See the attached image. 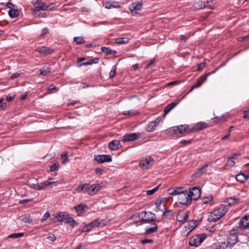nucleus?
Segmentation results:
<instances>
[{
  "instance_id": "774afa93",
  "label": "nucleus",
  "mask_w": 249,
  "mask_h": 249,
  "mask_svg": "<svg viewBox=\"0 0 249 249\" xmlns=\"http://www.w3.org/2000/svg\"><path fill=\"white\" fill-rule=\"evenodd\" d=\"M48 33V29L47 28H44L42 31L41 36H44Z\"/></svg>"
},
{
  "instance_id": "2eb2a0df",
  "label": "nucleus",
  "mask_w": 249,
  "mask_h": 249,
  "mask_svg": "<svg viewBox=\"0 0 249 249\" xmlns=\"http://www.w3.org/2000/svg\"><path fill=\"white\" fill-rule=\"evenodd\" d=\"M208 127L207 124L204 122H198L190 130L191 133H195L196 131H200Z\"/></svg>"
},
{
  "instance_id": "6e6d98bb",
  "label": "nucleus",
  "mask_w": 249,
  "mask_h": 249,
  "mask_svg": "<svg viewBox=\"0 0 249 249\" xmlns=\"http://www.w3.org/2000/svg\"><path fill=\"white\" fill-rule=\"evenodd\" d=\"M50 216V214L49 213H45L43 215L42 218L41 219V222H43V221H44L46 220V219L49 217Z\"/></svg>"
},
{
  "instance_id": "b1692460",
  "label": "nucleus",
  "mask_w": 249,
  "mask_h": 249,
  "mask_svg": "<svg viewBox=\"0 0 249 249\" xmlns=\"http://www.w3.org/2000/svg\"><path fill=\"white\" fill-rule=\"evenodd\" d=\"M177 105V103L173 102L169 104L164 109L163 117H165L172 109H173Z\"/></svg>"
},
{
  "instance_id": "bb28decb",
  "label": "nucleus",
  "mask_w": 249,
  "mask_h": 249,
  "mask_svg": "<svg viewBox=\"0 0 249 249\" xmlns=\"http://www.w3.org/2000/svg\"><path fill=\"white\" fill-rule=\"evenodd\" d=\"M142 4L141 2H134L131 5V8L132 11H140L141 10Z\"/></svg>"
},
{
  "instance_id": "c9c22d12",
  "label": "nucleus",
  "mask_w": 249,
  "mask_h": 249,
  "mask_svg": "<svg viewBox=\"0 0 249 249\" xmlns=\"http://www.w3.org/2000/svg\"><path fill=\"white\" fill-rule=\"evenodd\" d=\"M128 42V38L127 37H120L116 38L115 42L117 44H125Z\"/></svg>"
},
{
  "instance_id": "dca6fc26",
  "label": "nucleus",
  "mask_w": 249,
  "mask_h": 249,
  "mask_svg": "<svg viewBox=\"0 0 249 249\" xmlns=\"http://www.w3.org/2000/svg\"><path fill=\"white\" fill-rule=\"evenodd\" d=\"M88 208V206L83 203L79 204L77 206L74 207L78 216L81 215L82 214L86 212L85 209Z\"/></svg>"
},
{
  "instance_id": "49530a36",
  "label": "nucleus",
  "mask_w": 249,
  "mask_h": 249,
  "mask_svg": "<svg viewBox=\"0 0 249 249\" xmlns=\"http://www.w3.org/2000/svg\"><path fill=\"white\" fill-rule=\"evenodd\" d=\"M23 235V233H13L10 234L9 236V238H18V237H22Z\"/></svg>"
},
{
  "instance_id": "423d86ee",
  "label": "nucleus",
  "mask_w": 249,
  "mask_h": 249,
  "mask_svg": "<svg viewBox=\"0 0 249 249\" xmlns=\"http://www.w3.org/2000/svg\"><path fill=\"white\" fill-rule=\"evenodd\" d=\"M238 225L236 228L237 231H240L241 230L249 229V215L243 217L239 221Z\"/></svg>"
},
{
  "instance_id": "9b49d317",
  "label": "nucleus",
  "mask_w": 249,
  "mask_h": 249,
  "mask_svg": "<svg viewBox=\"0 0 249 249\" xmlns=\"http://www.w3.org/2000/svg\"><path fill=\"white\" fill-rule=\"evenodd\" d=\"M47 6L43 2L39 1L35 3V9L32 11V14L36 15L37 12L45 11L47 9Z\"/></svg>"
},
{
  "instance_id": "aec40b11",
  "label": "nucleus",
  "mask_w": 249,
  "mask_h": 249,
  "mask_svg": "<svg viewBox=\"0 0 249 249\" xmlns=\"http://www.w3.org/2000/svg\"><path fill=\"white\" fill-rule=\"evenodd\" d=\"M249 178V175H245L243 173H240L236 176V179L240 182H244Z\"/></svg>"
},
{
  "instance_id": "09e8293b",
  "label": "nucleus",
  "mask_w": 249,
  "mask_h": 249,
  "mask_svg": "<svg viewBox=\"0 0 249 249\" xmlns=\"http://www.w3.org/2000/svg\"><path fill=\"white\" fill-rule=\"evenodd\" d=\"M58 169V163L55 162L53 163L51 167L50 170L52 172H54Z\"/></svg>"
},
{
  "instance_id": "0e129e2a",
  "label": "nucleus",
  "mask_w": 249,
  "mask_h": 249,
  "mask_svg": "<svg viewBox=\"0 0 249 249\" xmlns=\"http://www.w3.org/2000/svg\"><path fill=\"white\" fill-rule=\"evenodd\" d=\"M32 200L31 199H24V200H20L19 201V203L20 204H27V203L31 201Z\"/></svg>"
},
{
  "instance_id": "2f4dec72",
  "label": "nucleus",
  "mask_w": 249,
  "mask_h": 249,
  "mask_svg": "<svg viewBox=\"0 0 249 249\" xmlns=\"http://www.w3.org/2000/svg\"><path fill=\"white\" fill-rule=\"evenodd\" d=\"M157 125L153 121L151 122L148 124L146 127V130L148 132H152L155 129Z\"/></svg>"
},
{
  "instance_id": "13d9d810",
  "label": "nucleus",
  "mask_w": 249,
  "mask_h": 249,
  "mask_svg": "<svg viewBox=\"0 0 249 249\" xmlns=\"http://www.w3.org/2000/svg\"><path fill=\"white\" fill-rule=\"evenodd\" d=\"M235 164V162L232 160H229V161H228L226 166H232Z\"/></svg>"
},
{
  "instance_id": "a878e982",
  "label": "nucleus",
  "mask_w": 249,
  "mask_h": 249,
  "mask_svg": "<svg viewBox=\"0 0 249 249\" xmlns=\"http://www.w3.org/2000/svg\"><path fill=\"white\" fill-rule=\"evenodd\" d=\"M158 229V227L156 225L154 224V226L152 227H146L145 230V234H150L151 233L155 232Z\"/></svg>"
},
{
  "instance_id": "e433bc0d",
  "label": "nucleus",
  "mask_w": 249,
  "mask_h": 249,
  "mask_svg": "<svg viewBox=\"0 0 249 249\" xmlns=\"http://www.w3.org/2000/svg\"><path fill=\"white\" fill-rule=\"evenodd\" d=\"M138 113V112L135 110H125L123 114L125 115L134 116Z\"/></svg>"
},
{
  "instance_id": "9d476101",
  "label": "nucleus",
  "mask_w": 249,
  "mask_h": 249,
  "mask_svg": "<svg viewBox=\"0 0 249 249\" xmlns=\"http://www.w3.org/2000/svg\"><path fill=\"white\" fill-rule=\"evenodd\" d=\"M190 212L178 211L177 215V220L181 223H184L188 219Z\"/></svg>"
},
{
  "instance_id": "f3484780",
  "label": "nucleus",
  "mask_w": 249,
  "mask_h": 249,
  "mask_svg": "<svg viewBox=\"0 0 249 249\" xmlns=\"http://www.w3.org/2000/svg\"><path fill=\"white\" fill-rule=\"evenodd\" d=\"M108 147L112 150H116L122 147L120 141L113 140L108 143Z\"/></svg>"
},
{
  "instance_id": "5701e85b",
  "label": "nucleus",
  "mask_w": 249,
  "mask_h": 249,
  "mask_svg": "<svg viewBox=\"0 0 249 249\" xmlns=\"http://www.w3.org/2000/svg\"><path fill=\"white\" fill-rule=\"evenodd\" d=\"M89 188V184L85 183L80 185L76 189V191L78 193L84 192L87 193V191Z\"/></svg>"
},
{
  "instance_id": "4c0bfd02",
  "label": "nucleus",
  "mask_w": 249,
  "mask_h": 249,
  "mask_svg": "<svg viewBox=\"0 0 249 249\" xmlns=\"http://www.w3.org/2000/svg\"><path fill=\"white\" fill-rule=\"evenodd\" d=\"M102 223V220L101 219H95L93 222L90 223L92 225L93 228H95L101 226Z\"/></svg>"
},
{
  "instance_id": "f257e3e1",
  "label": "nucleus",
  "mask_w": 249,
  "mask_h": 249,
  "mask_svg": "<svg viewBox=\"0 0 249 249\" xmlns=\"http://www.w3.org/2000/svg\"><path fill=\"white\" fill-rule=\"evenodd\" d=\"M227 212V209L224 207H221L214 210L209 215L208 220L210 222H215L220 219Z\"/></svg>"
},
{
  "instance_id": "ddd939ff",
  "label": "nucleus",
  "mask_w": 249,
  "mask_h": 249,
  "mask_svg": "<svg viewBox=\"0 0 249 249\" xmlns=\"http://www.w3.org/2000/svg\"><path fill=\"white\" fill-rule=\"evenodd\" d=\"M101 185L99 184H93L89 186V188L87 191V193L92 196L96 194L101 189Z\"/></svg>"
},
{
  "instance_id": "6e6552de",
  "label": "nucleus",
  "mask_w": 249,
  "mask_h": 249,
  "mask_svg": "<svg viewBox=\"0 0 249 249\" xmlns=\"http://www.w3.org/2000/svg\"><path fill=\"white\" fill-rule=\"evenodd\" d=\"M188 192L190 198H191V201L192 200H197L200 197L201 191L197 187H194L190 189Z\"/></svg>"
},
{
  "instance_id": "4468645a",
  "label": "nucleus",
  "mask_w": 249,
  "mask_h": 249,
  "mask_svg": "<svg viewBox=\"0 0 249 249\" xmlns=\"http://www.w3.org/2000/svg\"><path fill=\"white\" fill-rule=\"evenodd\" d=\"M95 160L99 163L110 162L112 160L111 157L108 155H98L95 156Z\"/></svg>"
},
{
  "instance_id": "603ef678",
  "label": "nucleus",
  "mask_w": 249,
  "mask_h": 249,
  "mask_svg": "<svg viewBox=\"0 0 249 249\" xmlns=\"http://www.w3.org/2000/svg\"><path fill=\"white\" fill-rule=\"evenodd\" d=\"M47 239L52 242H53L56 240V237L53 234H49L47 237Z\"/></svg>"
},
{
  "instance_id": "c03bdc74",
  "label": "nucleus",
  "mask_w": 249,
  "mask_h": 249,
  "mask_svg": "<svg viewBox=\"0 0 249 249\" xmlns=\"http://www.w3.org/2000/svg\"><path fill=\"white\" fill-rule=\"evenodd\" d=\"M116 66L114 65L112 67L111 70L109 72V78H113L116 75Z\"/></svg>"
},
{
  "instance_id": "338daca9",
  "label": "nucleus",
  "mask_w": 249,
  "mask_h": 249,
  "mask_svg": "<svg viewBox=\"0 0 249 249\" xmlns=\"http://www.w3.org/2000/svg\"><path fill=\"white\" fill-rule=\"evenodd\" d=\"M205 66V62H202V63H201L198 66V70H201V69H202Z\"/></svg>"
},
{
  "instance_id": "de8ad7c7",
  "label": "nucleus",
  "mask_w": 249,
  "mask_h": 249,
  "mask_svg": "<svg viewBox=\"0 0 249 249\" xmlns=\"http://www.w3.org/2000/svg\"><path fill=\"white\" fill-rule=\"evenodd\" d=\"M159 187V186H157L151 190L146 191V194L149 196L153 195L155 192H156L158 190Z\"/></svg>"
},
{
  "instance_id": "7c9ffc66",
  "label": "nucleus",
  "mask_w": 249,
  "mask_h": 249,
  "mask_svg": "<svg viewBox=\"0 0 249 249\" xmlns=\"http://www.w3.org/2000/svg\"><path fill=\"white\" fill-rule=\"evenodd\" d=\"M38 190H45L49 187L48 180L38 183Z\"/></svg>"
},
{
  "instance_id": "f704fd0d",
  "label": "nucleus",
  "mask_w": 249,
  "mask_h": 249,
  "mask_svg": "<svg viewBox=\"0 0 249 249\" xmlns=\"http://www.w3.org/2000/svg\"><path fill=\"white\" fill-rule=\"evenodd\" d=\"M173 212L171 210H167L166 211L163 213V218L164 217L167 219H171L173 216Z\"/></svg>"
},
{
  "instance_id": "473e14b6",
  "label": "nucleus",
  "mask_w": 249,
  "mask_h": 249,
  "mask_svg": "<svg viewBox=\"0 0 249 249\" xmlns=\"http://www.w3.org/2000/svg\"><path fill=\"white\" fill-rule=\"evenodd\" d=\"M101 50L102 52L105 53L107 54H110L116 53L115 51H113L110 48L108 47H102Z\"/></svg>"
},
{
  "instance_id": "39448f33",
  "label": "nucleus",
  "mask_w": 249,
  "mask_h": 249,
  "mask_svg": "<svg viewBox=\"0 0 249 249\" xmlns=\"http://www.w3.org/2000/svg\"><path fill=\"white\" fill-rule=\"evenodd\" d=\"M204 234H197L191 237L189 239V244L192 246H199L205 239Z\"/></svg>"
},
{
  "instance_id": "680f3d73",
  "label": "nucleus",
  "mask_w": 249,
  "mask_h": 249,
  "mask_svg": "<svg viewBox=\"0 0 249 249\" xmlns=\"http://www.w3.org/2000/svg\"><path fill=\"white\" fill-rule=\"evenodd\" d=\"M153 242V240L152 239H144L142 241V243L143 244H145L149 243H151Z\"/></svg>"
},
{
  "instance_id": "c85d7f7f",
  "label": "nucleus",
  "mask_w": 249,
  "mask_h": 249,
  "mask_svg": "<svg viewBox=\"0 0 249 249\" xmlns=\"http://www.w3.org/2000/svg\"><path fill=\"white\" fill-rule=\"evenodd\" d=\"M64 221L67 223H69L71 226L72 227H74L75 225H77V223L75 221V220L73 218L70 217L68 214L66 216V220H65Z\"/></svg>"
},
{
  "instance_id": "bf43d9fd",
  "label": "nucleus",
  "mask_w": 249,
  "mask_h": 249,
  "mask_svg": "<svg viewBox=\"0 0 249 249\" xmlns=\"http://www.w3.org/2000/svg\"><path fill=\"white\" fill-rule=\"evenodd\" d=\"M139 65L138 64H135L132 66V67L131 68V70L136 71L138 70L139 69Z\"/></svg>"
},
{
  "instance_id": "6ab92c4d",
  "label": "nucleus",
  "mask_w": 249,
  "mask_h": 249,
  "mask_svg": "<svg viewBox=\"0 0 249 249\" xmlns=\"http://www.w3.org/2000/svg\"><path fill=\"white\" fill-rule=\"evenodd\" d=\"M240 199L236 196L229 197L226 199V203L229 206H232L239 202Z\"/></svg>"
},
{
  "instance_id": "a19ab883",
  "label": "nucleus",
  "mask_w": 249,
  "mask_h": 249,
  "mask_svg": "<svg viewBox=\"0 0 249 249\" xmlns=\"http://www.w3.org/2000/svg\"><path fill=\"white\" fill-rule=\"evenodd\" d=\"M213 201V196H208L207 197H203L202 199V202L205 204L211 203Z\"/></svg>"
},
{
  "instance_id": "a211bd4d",
  "label": "nucleus",
  "mask_w": 249,
  "mask_h": 249,
  "mask_svg": "<svg viewBox=\"0 0 249 249\" xmlns=\"http://www.w3.org/2000/svg\"><path fill=\"white\" fill-rule=\"evenodd\" d=\"M37 51L43 55H48L53 53L54 50L46 47H40L37 49Z\"/></svg>"
},
{
  "instance_id": "7ed1b4c3",
  "label": "nucleus",
  "mask_w": 249,
  "mask_h": 249,
  "mask_svg": "<svg viewBox=\"0 0 249 249\" xmlns=\"http://www.w3.org/2000/svg\"><path fill=\"white\" fill-rule=\"evenodd\" d=\"M138 216L142 221L147 223L153 221L156 219L155 214L150 212L142 211L139 213Z\"/></svg>"
},
{
  "instance_id": "58836bf2",
  "label": "nucleus",
  "mask_w": 249,
  "mask_h": 249,
  "mask_svg": "<svg viewBox=\"0 0 249 249\" xmlns=\"http://www.w3.org/2000/svg\"><path fill=\"white\" fill-rule=\"evenodd\" d=\"M205 82V80H202V79H199L194 84L192 87H193V89H196L199 87L204 82Z\"/></svg>"
},
{
  "instance_id": "5fc2aeb1",
  "label": "nucleus",
  "mask_w": 249,
  "mask_h": 249,
  "mask_svg": "<svg viewBox=\"0 0 249 249\" xmlns=\"http://www.w3.org/2000/svg\"><path fill=\"white\" fill-rule=\"evenodd\" d=\"M155 63V59H151L149 62H148V64L145 67V69H147L148 68L152 66Z\"/></svg>"
},
{
  "instance_id": "412c9836",
  "label": "nucleus",
  "mask_w": 249,
  "mask_h": 249,
  "mask_svg": "<svg viewBox=\"0 0 249 249\" xmlns=\"http://www.w3.org/2000/svg\"><path fill=\"white\" fill-rule=\"evenodd\" d=\"M183 191V188H170L168 190V192L170 195H178L179 196L182 193Z\"/></svg>"
},
{
  "instance_id": "c756f323",
  "label": "nucleus",
  "mask_w": 249,
  "mask_h": 249,
  "mask_svg": "<svg viewBox=\"0 0 249 249\" xmlns=\"http://www.w3.org/2000/svg\"><path fill=\"white\" fill-rule=\"evenodd\" d=\"M51 180H52V178H49L48 179L49 187H50V188H53V187L57 186L60 185L62 183V182L61 181H59V180L51 181H50Z\"/></svg>"
},
{
  "instance_id": "0eeeda50",
  "label": "nucleus",
  "mask_w": 249,
  "mask_h": 249,
  "mask_svg": "<svg viewBox=\"0 0 249 249\" xmlns=\"http://www.w3.org/2000/svg\"><path fill=\"white\" fill-rule=\"evenodd\" d=\"M238 232L236 231V229L231 231L227 238V243L229 246H233L238 241L237 233Z\"/></svg>"
},
{
  "instance_id": "20e7f679",
  "label": "nucleus",
  "mask_w": 249,
  "mask_h": 249,
  "mask_svg": "<svg viewBox=\"0 0 249 249\" xmlns=\"http://www.w3.org/2000/svg\"><path fill=\"white\" fill-rule=\"evenodd\" d=\"M178 202L179 204L184 205H189L191 204V198L186 190H184L178 196Z\"/></svg>"
},
{
  "instance_id": "69168bd1",
  "label": "nucleus",
  "mask_w": 249,
  "mask_h": 249,
  "mask_svg": "<svg viewBox=\"0 0 249 249\" xmlns=\"http://www.w3.org/2000/svg\"><path fill=\"white\" fill-rule=\"evenodd\" d=\"M48 90L50 92H51L53 90L56 89L55 86L52 85L48 87Z\"/></svg>"
},
{
  "instance_id": "1a4fd4ad",
  "label": "nucleus",
  "mask_w": 249,
  "mask_h": 249,
  "mask_svg": "<svg viewBox=\"0 0 249 249\" xmlns=\"http://www.w3.org/2000/svg\"><path fill=\"white\" fill-rule=\"evenodd\" d=\"M154 163V160L151 157H148L141 160L140 164L143 169L147 170L152 167Z\"/></svg>"
},
{
  "instance_id": "a18cd8bd",
  "label": "nucleus",
  "mask_w": 249,
  "mask_h": 249,
  "mask_svg": "<svg viewBox=\"0 0 249 249\" xmlns=\"http://www.w3.org/2000/svg\"><path fill=\"white\" fill-rule=\"evenodd\" d=\"M207 167H208V164L205 165L203 167H202L197 171V172L196 173V175H199V176L201 175L204 172H205V169Z\"/></svg>"
},
{
  "instance_id": "393cba45",
  "label": "nucleus",
  "mask_w": 249,
  "mask_h": 249,
  "mask_svg": "<svg viewBox=\"0 0 249 249\" xmlns=\"http://www.w3.org/2000/svg\"><path fill=\"white\" fill-rule=\"evenodd\" d=\"M19 218L23 223H30L32 222V219L30 214L22 215L19 216Z\"/></svg>"
},
{
  "instance_id": "79ce46f5",
  "label": "nucleus",
  "mask_w": 249,
  "mask_h": 249,
  "mask_svg": "<svg viewBox=\"0 0 249 249\" xmlns=\"http://www.w3.org/2000/svg\"><path fill=\"white\" fill-rule=\"evenodd\" d=\"M93 228L92 225L90 223H89L87 224V225L85 226L82 230V232H87L90 231Z\"/></svg>"
},
{
  "instance_id": "f8f14e48",
  "label": "nucleus",
  "mask_w": 249,
  "mask_h": 249,
  "mask_svg": "<svg viewBox=\"0 0 249 249\" xmlns=\"http://www.w3.org/2000/svg\"><path fill=\"white\" fill-rule=\"evenodd\" d=\"M139 136L140 134L136 133L127 134L123 137L122 141L124 142L134 141L139 138Z\"/></svg>"
},
{
  "instance_id": "4d7b16f0",
  "label": "nucleus",
  "mask_w": 249,
  "mask_h": 249,
  "mask_svg": "<svg viewBox=\"0 0 249 249\" xmlns=\"http://www.w3.org/2000/svg\"><path fill=\"white\" fill-rule=\"evenodd\" d=\"M15 95L14 94H9L6 97V100L8 102L11 101L14 98Z\"/></svg>"
},
{
  "instance_id": "4be33fe9",
  "label": "nucleus",
  "mask_w": 249,
  "mask_h": 249,
  "mask_svg": "<svg viewBox=\"0 0 249 249\" xmlns=\"http://www.w3.org/2000/svg\"><path fill=\"white\" fill-rule=\"evenodd\" d=\"M67 215V214H65L63 213H60L55 216L54 220L55 222L65 221V220H66Z\"/></svg>"
},
{
  "instance_id": "cd10ccee",
  "label": "nucleus",
  "mask_w": 249,
  "mask_h": 249,
  "mask_svg": "<svg viewBox=\"0 0 249 249\" xmlns=\"http://www.w3.org/2000/svg\"><path fill=\"white\" fill-rule=\"evenodd\" d=\"M50 72V70L49 66L46 65L40 70V74L43 76H46Z\"/></svg>"
},
{
  "instance_id": "e2e57ef3",
  "label": "nucleus",
  "mask_w": 249,
  "mask_h": 249,
  "mask_svg": "<svg viewBox=\"0 0 249 249\" xmlns=\"http://www.w3.org/2000/svg\"><path fill=\"white\" fill-rule=\"evenodd\" d=\"M192 142V141L191 140H188V141H186V140H183V141H181L180 142L184 145H188V144H189L191 143Z\"/></svg>"
},
{
  "instance_id": "ea45409f",
  "label": "nucleus",
  "mask_w": 249,
  "mask_h": 249,
  "mask_svg": "<svg viewBox=\"0 0 249 249\" xmlns=\"http://www.w3.org/2000/svg\"><path fill=\"white\" fill-rule=\"evenodd\" d=\"M228 246H229L227 244L226 242H223L217 246L215 249H226Z\"/></svg>"
},
{
  "instance_id": "37998d69",
  "label": "nucleus",
  "mask_w": 249,
  "mask_h": 249,
  "mask_svg": "<svg viewBox=\"0 0 249 249\" xmlns=\"http://www.w3.org/2000/svg\"><path fill=\"white\" fill-rule=\"evenodd\" d=\"M74 40L77 44H81L84 43V39L81 36H76L74 38Z\"/></svg>"
},
{
  "instance_id": "f03ea898",
  "label": "nucleus",
  "mask_w": 249,
  "mask_h": 249,
  "mask_svg": "<svg viewBox=\"0 0 249 249\" xmlns=\"http://www.w3.org/2000/svg\"><path fill=\"white\" fill-rule=\"evenodd\" d=\"M189 129L188 125H180V126H174L167 129L165 132L166 134L173 135L174 134H183L186 132Z\"/></svg>"
},
{
  "instance_id": "864d4df0",
  "label": "nucleus",
  "mask_w": 249,
  "mask_h": 249,
  "mask_svg": "<svg viewBox=\"0 0 249 249\" xmlns=\"http://www.w3.org/2000/svg\"><path fill=\"white\" fill-rule=\"evenodd\" d=\"M162 203V200L161 199H158L155 202V205L158 209H160Z\"/></svg>"
},
{
  "instance_id": "3c124183",
  "label": "nucleus",
  "mask_w": 249,
  "mask_h": 249,
  "mask_svg": "<svg viewBox=\"0 0 249 249\" xmlns=\"http://www.w3.org/2000/svg\"><path fill=\"white\" fill-rule=\"evenodd\" d=\"M189 225L192 226V230L194 229L197 225V222L196 221L191 220L189 222Z\"/></svg>"
},
{
  "instance_id": "052dcab7",
  "label": "nucleus",
  "mask_w": 249,
  "mask_h": 249,
  "mask_svg": "<svg viewBox=\"0 0 249 249\" xmlns=\"http://www.w3.org/2000/svg\"><path fill=\"white\" fill-rule=\"evenodd\" d=\"M240 155V154L239 153H236L233 154L230 156V157L228 158L229 160H233L234 159L236 156Z\"/></svg>"
},
{
  "instance_id": "8fccbe9b",
  "label": "nucleus",
  "mask_w": 249,
  "mask_h": 249,
  "mask_svg": "<svg viewBox=\"0 0 249 249\" xmlns=\"http://www.w3.org/2000/svg\"><path fill=\"white\" fill-rule=\"evenodd\" d=\"M28 185L31 188L34 189L35 190H38V183L36 184H35V183H31L29 182L28 183Z\"/></svg>"
},
{
  "instance_id": "72a5a7b5",
  "label": "nucleus",
  "mask_w": 249,
  "mask_h": 249,
  "mask_svg": "<svg viewBox=\"0 0 249 249\" xmlns=\"http://www.w3.org/2000/svg\"><path fill=\"white\" fill-rule=\"evenodd\" d=\"M9 15L10 17L12 18H15L17 17L18 16L19 13L18 10L14 9H11L9 11Z\"/></svg>"
}]
</instances>
